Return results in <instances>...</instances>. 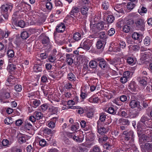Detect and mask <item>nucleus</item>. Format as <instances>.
I'll list each match as a JSON object with an SVG mask.
<instances>
[{
  "label": "nucleus",
  "instance_id": "f257e3e1",
  "mask_svg": "<svg viewBox=\"0 0 152 152\" xmlns=\"http://www.w3.org/2000/svg\"><path fill=\"white\" fill-rule=\"evenodd\" d=\"M140 122L137 127L143 131L148 130L149 128H152V121L147 116L142 115L141 118Z\"/></svg>",
  "mask_w": 152,
  "mask_h": 152
},
{
  "label": "nucleus",
  "instance_id": "f03ea898",
  "mask_svg": "<svg viewBox=\"0 0 152 152\" xmlns=\"http://www.w3.org/2000/svg\"><path fill=\"white\" fill-rule=\"evenodd\" d=\"M19 16V15H17V13H14L12 15V25L14 27L13 28H13L16 29V28H15V26H19L22 28L24 27L25 26V23L23 20H20L18 22H17Z\"/></svg>",
  "mask_w": 152,
  "mask_h": 152
},
{
  "label": "nucleus",
  "instance_id": "7ed1b4c3",
  "mask_svg": "<svg viewBox=\"0 0 152 152\" xmlns=\"http://www.w3.org/2000/svg\"><path fill=\"white\" fill-rule=\"evenodd\" d=\"M122 136L125 141H129V142L134 143V132L132 131H125L123 132Z\"/></svg>",
  "mask_w": 152,
  "mask_h": 152
},
{
  "label": "nucleus",
  "instance_id": "20e7f679",
  "mask_svg": "<svg viewBox=\"0 0 152 152\" xmlns=\"http://www.w3.org/2000/svg\"><path fill=\"white\" fill-rule=\"evenodd\" d=\"M12 5L7 4L2 6V16L5 19L7 20L8 18V11H11L12 8Z\"/></svg>",
  "mask_w": 152,
  "mask_h": 152
},
{
  "label": "nucleus",
  "instance_id": "39448f33",
  "mask_svg": "<svg viewBox=\"0 0 152 152\" xmlns=\"http://www.w3.org/2000/svg\"><path fill=\"white\" fill-rule=\"evenodd\" d=\"M145 23L144 20L141 18H139L135 22L137 29L142 31L145 30Z\"/></svg>",
  "mask_w": 152,
  "mask_h": 152
},
{
  "label": "nucleus",
  "instance_id": "423d86ee",
  "mask_svg": "<svg viewBox=\"0 0 152 152\" xmlns=\"http://www.w3.org/2000/svg\"><path fill=\"white\" fill-rule=\"evenodd\" d=\"M98 62L99 66L100 68L103 70L107 69L108 67V64L104 59L98 58L95 59Z\"/></svg>",
  "mask_w": 152,
  "mask_h": 152
},
{
  "label": "nucleus",
  "instance_id": "0eeeda50",
  "mask_svg": "<svg viewBox=\"0 0 152 152\" xmlns=\"http://www.w3.org/2000/svg\"><path fill=\"white\" fill-rule=\"evenodd\" d=\"M121 150L123 151L132 150H136L137 147L134 143L129 142L128 145H126L121 147Z\"/></svg>",
  "mask_w": 152,
  "mask_h": 152
},
{
  "label": "nucleus",
  "instance_id": "6e6552de",
  "mask_svg": "<svg viewBox=\"0 0 152 152\" xmlns=\"http://www.w3.org/2000/svg\"><path fill=\"white\" fill-rule=\"evenodd\" d=\"M143 152H152V144L146 143L141 145Z\"/></svg>",
  "mask_w": 152,
  "mask_h": 152
},
{
  "label": "nucleus",
  "instance_id": "1a4fd4ad",
  "mask_svg": "<svg viewBox=\"0 0 152 152\" xmlns=\"http://www.w3.org/2000/svg\"><path fill=\"white\" fill-rule=\"evenodd\" d=\"M92 42L89 40H87L85 41L83 43L81 42L80 46L82 48L87 50H89L92 46Z\"/></svg>",
  "mask_w": 152,
  "mask_h": 152
},
{
  "label": "nucleus",
  "instance_id": "9d476101",
  "mask_svg": "<svg viewBox=\"0 0 152 152\" xmlns=\"http://www.w3.org/2000/svg\"><path fill=\"white\" fill-rule=\"evenodd\" d=\"M141 110L140 109L130 110L128 114V117L130 118H134L137 116L140 112Z\"/></svg>",
  "mask_w": 152,
  "mask_h": 152
},
{
  "label": "nucleus",
  "instance_id": "9b49d317",
  "mask_svg": "<svg viewBox=\"0 0 152 152\" xmlns=\"http://www.w3.org/2000/svg\"><path fill=\"white\" fill-rule=\"evenodd\" d=\"M129 106L132 108H136L137 109H140V110H142L140 105V102L135 100H133L130 102L129 103Z\"/></svg>",
  "mask_w": 152,
  "mask_h": 152
},
{
  "label": "nucleus",
  "instance_id": "f8f14e48",
  "mask_svg": "<svg viewBox=\"0 0 152 152\" xmlns=\"http://www.w3.org/2000/svg\"><path fill=\"white\" fill-rule=\"evenodd\" d=\"M97 129L99 133L101 134H103L108 132V129L104 127L101 126L100 124H98L97 126Z\"/></svg>",
  "mask_w": 152,
  "mask_h": 152
},
{
  "label": "nucleus",
  "instance_id": "ddd939ff",
  "mask_svg": "<svg viewBox=\"0 0 152 152\" xmlns=\"http://www.w3.org/2000/svg\"><path fill=\"white\" fill-rule=\"evenodd\" d=\"M65 28L64 24L63 23H60L56 26V30L58 32H63L65 31Z\"/></svg>",
  "mask_w": 152,
  "mask_h": 152
},
{
  "label": "nucleus",
  "instance_id": "4468645a",
  "mask_svg": "<svg viewBox=\"0 0 152 152\" xmlns=\"http://www.w3.org/2000/svg\"><path fill=\"white\" fill-rule=\"evenodd\" d=\"M79 8L77 7L74 6L72 7L71 11L70 12V14L74 17H76V15L79 13Z\"/></svg>",
  "mask_w": 152,
  "mask_h": 152
},
{
  "label": "nucleus",
  "instance_id": "2eb2a0df",
  "mask_svg": "<svg viewBox=\"0 0 152 152\" xmlns=\"http://www.w3.org/2000/svg\"><path fill=\"white\" fill-rule=\"evenodd\" d=\"M114 9L119 13L124 14V12L121 4H117L114 8Z\"/></svg>",
  "mask_w": 152,
  "mask_h": 152
},
{
  "label": "nucleus",
  "instance_id": "dca6fc26",
  "mask_svg": "<svg viewBox=\"0 0 152 152\" xmlns=\"http://www.w3.org/2000/svg\"><path fill=\"white\" fill-rule=\"evenodd\" d=\"M82 38V36L78 32H75L73 35L72 39L75 42L79 41Z\"/></svg>",
  "mask_w": 152,
  "mask_h": 152
},
{
  "label": "nucleus",
  "instance_id": "f3484780",
  "mask_svg": "<svg viewBox=\"0 0 152 152\" xmlns=\"http://www.w3.org/2000/svg\"><path fill=\"white\" fill-rule=\"evenodd\" d=\"M33 115L34 116L35 118L37 120H40L43 117L42 114L41 112L39 111H35L33 113Z\"/></svg>",
  "mask_w": 152,
  "mask_h": 152
},
{
  "label": "nucleus",
  "instance_id": "a211bd4d",
  "mask_svg": "<svg viewBox=\"0 0 152 152\" xmlns=\"http://www.w3.org/2000/svg\"><path fill=\"white\" fill-rule=\"evenodd\" d=\"M49 112L51 115L56 114L58 112V108L53 106H51L49 108Z\"/></svg>",
  "mask_w": 152,
  "mask_h": 152
},
{
  "label": "nucleus",
  "instance_id": "6ab92c4d",
  "mask_svg": "<svg viewBox=\"0 0 152 152\" xmlns=\"http://www.w3.org/2000/svg\"><path fill=\"white\" fill-rule=\"evenodd\" d=\"M149 139L150 137H149L147 136L146 135H143L140 138V143L142 144L143 143H145L146 142L149 141Z\"/></svg>",
  "mask_w": 152,
  "mask_h": 152
},
{
  "label": "nucleus",
  "instance_id": "aec40b11",
  "mask_svg": "<svg viewBox=\"0 0 152 152\" xmlns=\"http://www.w3.org/2000/svg\"><path fill=\"white\" fill-rule=\"evenodd\" d=\"M68 79L70 81H74L76 80V77L75 75L72 73H69L67 75Z\"/></svg>",
  "mask_w": 152,
  "mask_h": 152
},
{
  "label": "nucleus",
  "instance_id": "412c9836",
  "mask_svg": "<svg viewBox=\"0 0 152 152\" xmlns=\"http://www.w3.org/2000/svg\"><path fill=\"white\" fill-rule=\"evenodd\" d=\"M107 112L110 114L115 115L116 113V108L114 107H109L107 110Z\"/></svg>",
  "mask_w": 152,
  "mask_h": 152
},
{
  "label": "nucleus",
  "instance_id": "4be33fe9",
  "mask_svg": "<svg viewBox=\"0 0 152 152\" xmlns=\"http://www.w3.org/2000/svg\"><path fill=\"white\" fill-rule=\"evenodd\" d=\"M128 88L131 91H134L136 88V84L134 82H132L129 84Z\"/></svg>",
  "mask_w": 152,
  "mask_h": 152
},
{
  "label": "nucleus",
  "instance_id": "5701e85b",
  "mask_svg": "<svg viewBox=\"0 0 152 152\" xmlns=\"http://www.w3.org/2000/svg\"><path fill=\"white\" fill-rule=\"evenodd\" d=\"M99 38L105 40L107 39V34H106L105 31H101L99 34Z\"/></svg>",
  "mask_w": 152,
  "mask_h": 152
},
{
  "label": "nucleus",
  "instance_id": "b1692460",
  "mask_svg": "<svg viewBox=\"0 0 152 152\" xmlns=\"http://www.w3.org/2000/svg\"><path fill=\"white\" fill-rule=\"evenodd\" d=\"M81 12L83 15L87 16L88 12V9L86 6H83L81 8Z\"/></svg>",
  "mask_w": 152,
  "mask_h": 152
},
{
  "label": "nucleus",
  "instance_id": "393cba45",
  "mask_svg": "<svg viewBox=\"0 0 152 152\" xmlns=\"http://www.w3.org/2000/svg\"><path fill=\"white\" fill-rule=\"evenodd\" d=\"M16 69L15 65L13 64H8L7 68V70L10 72L14 71Z\"/></svg>",
  "mask_w": 152,
  "mask_h": 152
},
{
  "label": "nucleus",
  "instance_id": "a878e982",
  "mask_svg": "<svg viewBox=\"0 0 152 152\" xmlns=\"http://www.w3.org/2000/svg\"><path fill=\"white\" fill-rule=\"evenodd\" d=\"M97 61L95 59L94 60L91 61L89 63V66L92 68H95L97 65Z\"/></svg>",
  "mask_w": 152,
  "mask_h": 152
},
{
  "label": "nucleus",
  "instance_id": "bb28decb",
  "mask_svg": "<svg viewBox=\"0 0 152 152\" xmlns=\"http://www.w3.org/2000/svg\"><path fill=\"white\" fill-rule=\"evenodd\" d=\"M147 50L145 52L143 55L142 57L144 59H146L148 58H150L151 56V54L150 51V50Z\"/></svg>",
  "mask_w": 152,
  "mask_h": 152
},
{
  "label": "nucleus",
  "instance_id": "cd10ccee",
  "mask_svg": "<svg viewBox=\"0 0 152 152\" xmlns=\"http://www.w3.org/2000/svg\"><path fill=\"white\" fill-rule=\"evenodd\" d=\"M138 80H139V82L141 85L145 86L147 83V78L145 77L142 79H140V78L138 77Z\"/></svg>",
  "mask_w": 152,
  "mask_h": 152
},
{
  "label": "nucleus",
  "instance_id": "c85d7f7f",
  "mask_svg": "<svg viewBox=\"0 0 152 152\" xmlns=\"http://www.w3.org/2000/svg\"><path fill=\"white\" fill-rule=\"evenodd\" d=\"M42 42L44 44H46L48 45H50V41L49 37L47 36L44 37L42 39Z\"/></svg>",
  "mask_w": 152,
  "mask_h": 152
},
{
  "label": "nucleus",
  "instance_id": "c756f323",
  "mask_svg": "<svg viewBox=\"0 0 152 152\" xmlns=\"http://www.w3.org/2000/svg\"><path fill=\"white\" fill-rule=\"evenodd\" d=\"M104 22H100L97 24L96 28L99 30H103L104 28Z\"/></svg>",
  "mask_w": 152,
  "mask_h": 152
},
{
  "label": "nucleus",
  "instance_id": "7c9ffc66",
  "mask_svg": "<svg viewBox=\"0 0 152 152\" xmlns=\"http://www.w3.org/2000/svg\"><path fill=\"white\" fill-rule=\"evenodd\" d=\"M44 132L47 134H53L55 132V131L54 130H52L48 128H45L43 130Z\"/></svg>",
  "mask_w": 152,
  "mask_h": 152
},
{
  "label": "nucleus",
  "instance_id": "2f4dec72",
  "mask_svg": "<svg viewBox=\"0 0 152 152\" xmlns=\"http://www.w3.org/2000/svg\"><path fill=\"white\" fill-rule=\"evenodd\" d=\"M106 118V115L104 113H102L100 114L99 118L98 121L97 123L99 124L100 121L103 122L104 121Z\"/></svg>",
  "mask_w": 152,
  "mask_h": 152
},
{
  "label": "nucleus",
  "instance_id": "473e14b6",
  "mask_svg": "<svg viewBox=\"0 0 152 152\" xmlns=\"http://www.w3.org/2000/svg\"><path fill=\"white\" fill-rule=\"evenodd\" d=\"M135 6V4H134L133 2H130L128 3L126 7L127 9L131 11L134 8Z\"/></svg>",
  "mask_w": 152,
  "mask_h": 152
},
{
  "label": "nucleus",
  "instance_id": "72a5a7b5",
  "mask_svg": "<svg viewBox=\"0 0 152 152\" xmlns=\"http://www.w3.org/2000/svg\"><path fill=\"white\" fill-rule=\"evenodd\" d=\"M99 99L97 97H91L89 98L88 101L91 103H97L98 102Z\"/></svg>",
  "mask_w": 152,
  "mask_h": 152
},
{
  "label": "nucleus",
  "instance_id": "f704fd0d",
  "mask_svg": "<svg viewBox=\"0 0 152 152\" xmlns=\"http://www.w3.org/2000/svg\"><path fill=\"white\" fill-rule=\"evenodd\" d=\"M120 122L123 125H128L129 124L130 122L129 121L124 118H121L120 119Z\"/></svg>",
  "mask_w": 152,
  "mask_h": 152
},
{
  "label": "nucleus",
  "instance_id": "c9c22d12",
  "mask_svg": "<svg viewBox=\"0 0 152 152\" xmlns=\"http://www.w3.org/2000/svg\"><path fill=\"white\" fill-rule=\"evenodd\" d=\"M101 149L99 146L95 145L91 149L90 152H100Z\"/></svg>",
  "mask_w": 152,
  "mask_h": 152
},
{
  "label": "nucleus",
  "instance_id": "e433bc0d",
  "mask_svg": "<svg viewBox=\"0 0 152 152\" xmlns=\"http://www.w3.org/2000/svg\"><path fill=\"white\" fill-rule=\"evenodd\" d=\"M104 42L100 40L98 41L96 43V47L98 49H100L103 47Z\"/></svg>",
  "mask_w": 152,
  "mask_h": 152
},
{
  "label": "nucleus",
  "instance_id": "4c0bfd02",
  "mask_svg": "<svg viewBox=\"0 0 152 152\" xmlns=\"http://www.w3.org/2000/svg\"><path fill=\"white\" fill-rule=\"evenodd\" d=\"M133 73L132 72L127 71L124 72V76L126 77L127 79L131 77Z\"/></svg>",
  "mask_w": 152,
  "mask_h": 152
},
{
  "label": "nucleus",
  "instance_id": "58836bf2",
  "mask_svg": "<svg viewBox=\"0 0 152 152\" xmlns=\"http://www.w3.org/2000/svg\"><path fill=\"white\" fill-rule=\"evenodd\" d=\"M29 36V34L27 31H23L21 34V37L23 39H26Z\"/></svg>",
  "mask_w": 152,
  "mask_h": 152
},
{
  "label": "nucleus",
  "instance_id": "ea45409f",
  "mask_svg": "<svg viewBox=\"0 0 152 152\" xmlns=\"http://www.w3.org/2000/svg\"><path fill=\"white\" fill-rule=\"evenodd\" d=\"M115 18L112 15H108L107 17V20L109 23H112L114 20Z\"/></svg>",
  "mask_w": 152,
  "mask_h": 152
},
{
  "label": "nucleus",
  "instance_id": "a19ab883",
  "mask_svg": "<svg viewBox=\"0 0 152 152\" xmlns=\"http://www.w3.org/2000/svg\"><path fill=\"white\" fill-rule=\"evenodd\" d=\"M7 54L9 58H12L14 56L15 53L13 50L9 49L7 51Z\"/></svg>",
  "mask_w": 152,
  "mask_h": 152
},
{
  "label": "nucleus",
  "instance_id": "79ce46f5",
  "mask_svg": "<svg viewBox=\"0 0 152 152\" xmlns=\"http://www.w3.org/2000/svg\"><path fill=\"white\" fill-rule=\"evenodd\" d=\"M102 8L104 10H107L109 7V4L107 1H104L102 2Z\"/></svg>",
  "mask_w": 152,
  "mask_h": 152
},
{
  "label": "nucleus",
  "instance_id": "37998d69",
  "mask_svg": "<svg viewBox=\"0 0 152 152\" xmlns=\"http://www.w3.org/2000/svg\"><path fill=\"white\" fill-rule=\"evenodd\" d=\"M144 44L146 46H148L151 42V38L148 36H147L144 40Z\"/></svg>",
  "mask_w": 152,
  "mask_h": 152
},
{
  "label": "nucleus",
  "instance_id": "c03bdc74",
  "mask_svg": "<svg viewBox=\"0 0 152 152\" xmlns=\"http://www.w3.org/2000/svg\"><path fill=\"white\" fill-rule=\"evenodd\" d=\"M4 122L5 124H11L13 123V121L12 120V118L10 117H9L6 118L4 120Z\"/></svg>",
  "mask_w": 152,
  "mask_h": 152
},
{
  "label": "nucleus",
  "instance_id": "a18cd8bd",
  "mask_svg": "<svg viewBox=\"0 0 152 152\" xmlns=\"http://www.w3.org/2000/svg\"><path fill=\"white\" fill-rule=\"evenodd\" d=\"M32 127V126L30 123L28 122H25L24 125V129H27L29 130Z\"/></svg>",
  "mask_w": 152,
  "mask_h": 152
},
{
  "label": "nucleus",
  "instance_id": "49530a36",
  "mask_svg": "<svg viewBox=\"0 0 152 152\" xmlns=\"http://www.w3.org/2000/svg\"><path fill=\"white\" fill-rule=\"evenodd\" d=\"M127 62L129 64L133 65L135 64L133 58L131 57H129L127 59Z\"/></svg>",
  "mask_w": 152,
  "mask_h": 152
},
{
  "label": "nucleus",
  "instance_id": "de8ad7c7",
  "mask_svg": "<svg viewBox=\"0 0 152 152\" xmlns=\"http://www.w3.org/2000/svg\"><path fill=\"white\" fill-rule=\"evenodd\" d=\"M45 6L46 8L50 11H51L53 8L52 4L50 2H47L46 3Z\"/></svg>",
  "mask_w": 152,
  "mask_h": 152
},
{
  "label": "nucleus",
  "instance_id": "09e8293b",
  "mask_svg": "<svg viewBox=\"0 0 152 152\" xmlns=\"http://www.w3.org/2000/svg\"><path fill=\"white\" fill-rule=\"evenodd\" d=\"M48 107V104H44L39 107V108L40 110H41L43 111H45L47 109Z\"/></svg>",
  "mask_w": 152,
  "mask_h": 152
},
{
  "label": "nucleus",
  "instance_id": "8fccbe9b",
  "mask_svg": "<svg viewBox=\"0 0 152 152\" xmlns=\"http://www.w3.org/2000/svg\"><path fill=\"white\" fill-rule=\"evenodd\" d=\"M130 46L132 49L135 51H137L140 49V46L138 45H132Z\"/></svg>",
  "mask_w": 152,
  "mask_h": 152
},
{
  "label": "nucleus",
  "instance_id": "3c124183",
  "mask_svg": "<svg viewBox=\"0 0 152 152\" xmlns=\"http://www.w3.org/2000/svg\"><path fill=\"white\" fill-rule=\"evenodd\" d=\"M119 115L122 116L123 117H124L125 118H127L128 117L129 115L124 110H121L120 112H119Z\"/></svg>",
  "mask_w": 152,
  "mask_h": 152
},
{
  "label": "nucleus",
  "instance_id": "603ef678",
  "mask_svg": "<svg viewBox=\"0 0 152 152\" xmlns=\"http://www.w3.org/2000/svg\"><path fill=\"white\" fill-rule=\"evenodd\" d=\"M130 29V27L128 25L124 26L123 28V31L126 33H127L129 32Z\"/></svg>",
  "mask_w": 152,
  "mask_h": 152
},
{
  "label": "nucleus",
  "instance_id": "864d4df0",
  "mask_svg": "<svg viewBox=\"0 0 152 152\" xmlns=\"http://www.w3.org/2000/svg\"><path fill=\"white\" fill-rule=\"evenodd\" d=\"M108 139L106 135H104L102 137H99V142L100 143H103V142L106 141Z\"/></svg>",
  "mask_w": 152,
  "mask_h": 152
},
{
  "label": "nucleus",
  "instance_id": "5fc2aeb1",
  "mask_svg": "<svg viewBox=\"0 0 152 152\" xmlns=\"http://www.w3.org/2000/svg\"><path fill=\"white\" fill-rule=\"evenodd\" d=\"M15 90L18 92H20L22 89V87L21 85H17L15 87Z\"/></svg>",
  "mask_w": 152,
  "mask_h": 152
},
{
  "label": "nucleus",
  "instance_id": "6e6d98bb",
  "mask_svg": "<svg viewBox=\"0 0 152 152\" xmlns=\"http://www.w3.org/2000/svg\"><path fill=\"white\" fill-rule=\"evenodd\" d=\"M48 59L49 62H53L56 60V58L54 56L50 55L48 56Z\"/></svg>",
  "mask_w": 152,
  "mask_h": 152
},
{
  "label": "nucleus",
  "instance_id": "4d7b16f0",
  "mask_svg": "<svg viewBox=\"0 0 152 152\" xmlns=\"http://www.w3.org/2000/svg\"><path fill=\"white\" fill-rule=\"evenodd\" d=\"M127 97L125 95H121L120 97V100L122 102H125L127 100Z\"/></svg>",
  "mask_w": 152,
  "mask_h": 152
},
{
  "label": "nucleus",
  "instance_id": "13d9d810",
  "mask_svg": "<svg viewBox=\"0 0 152 152\" xmlns=\"http://www.w3.org/2000/svg\"><path fill=\"white\" fill-rule=\"evenodd\" d=\"M132 37L135 40L137 39L140 37V34L137 32H134L132 34Z\"/></svg>",
  "mask_w": 152,
  "mask_h": 152
},
{
  "label": "nucleus",
  "instance_id": "bf43d9fd",
  "mask_svg": "<svg viewBox=\"0 0 152 152\" xmlns=\"http://www.w3.org/2000/svg\"><path fill=\"white\" fill-rule=\"evenodd\" d=\"M66 62L67 64L71 66L73 63V60L71 58H68L66 59Z\"/></svg>",
  "mask_w": 152,
  "mask_h": 152
},
{
  "label": "nucleus",
  "instance_id": "052dcab7",
  "mask_svg": "<svg viewBox=\"0 0 152 152\" xmlns=\"http://www.w3.org/2000/svg\"><path fill=\"white\" fill-rule=\"evenodd\" d=\"M33 69L35 72H41L42 71L41 68L37 65L34 66L33 67Z\"/></svg>",
  "mask_w": 152,
  "mask_h": 152
},
{
  "label": "nucleus",
  "instance_id": "680f3d73",
  "mask_svg": "<svg viewBox=\"0 0 152 152\" xmlns=\"http://www.w3.org/2000/svg\"><path fill=\"white\" fill-rule=\"evenodd\" d=\"M112 145L110 144L106 143H105L104 145V148L106 150H110L111 149V147Z\"/></svg>",
  "mask_w": 152,
  "mask_h": 152
},
{
  "label": "nucleus",
  "instance_id": "e2e57ef3",
  "mask_svg": "<svg viewBox=\"0 0 152 152\" xmlns=\"http://www.w3.org/2000/svg\"><path fill=\"white\" fill-rule=\"evenodd\" d=\"M46 142L44 139H42L39 142V145L42 147L45 146L46 145Z\"/></svg>",
  "mask_w": 152,
  "mask_h": 152
},
{
  "label": "nucleus",
  "instance_id": "0e129e2a",
  "mask_svg": "<svg viewBox=\"0 0 152 152\" xmlns=\"http://www.w3.org/2000/svg\"><path fill=\"white\" fill-rule=\"evenodd\" d=\"M115 29L112 28L108 31V34L110 36H112L115 33Z\"/></svg>",
  "mask_w": 152,
  "mask_h": 152
},
{
  "label": "nucleus",
  "instance_id": "69168bd1",
  "mask_svg": "<svg viewBox=\"0 0 152 152\" xmlns=\"http://www.w3.org/2000/svg\"><path fill=\"white\" fill-rule=\"evenodd\" d=\"M40 101L37 99H34L33 102V104L35 106V107H37L40 104Z\"/></svg>",
  "mask_w": 152,
  "mask_h": 152
},
{
  "label": "nucleus",
  "instance_id": "338daca9",
  "mask_svg": "<svg viewBox=\"0 0 152 152\" xmlns=\"http://www.w3.org/2000/svg\"><path fill=\"white\" fill-rule=\"evenodd\" d=\"M41 81L43 83H46L48 81V79L46 75H44L41 78Z\"/></svg>",
  "mask_w": 152,
  "mask_h": 152
},
{
  "label": "nucleus",
  "instance_id": "774afa93",
  "mask_svg": "<svg viewBox=\"0 0 152 152\" xmlns=\"http://www.w3.org/2000/svg\"><path fill=\"white\" fill-rule=\"evenodd\" d=\"M120 80L121 83H124L127 81L128 79L124 76L123 77H121Z\"/></svg>",
  "mask_w": 152,
  "mask_h": 152
}]
</instances>
